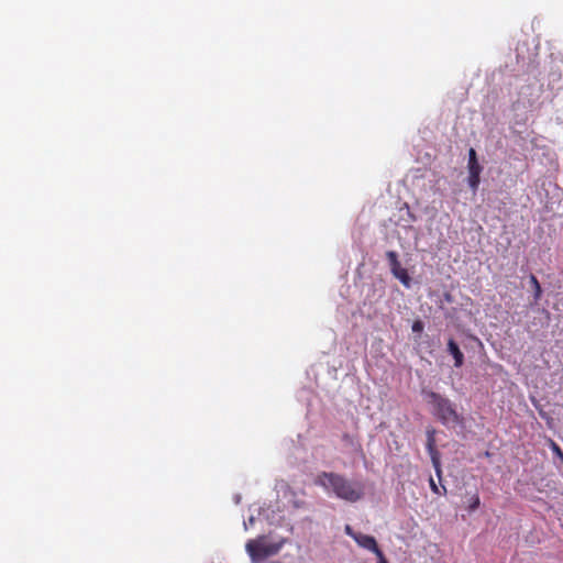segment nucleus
I'll return each mask as SVG.
<instances>
[{"instance_id": "nucleus-1", "label": "nucleus", "mask_w": 563, "mask_h": 563, "mask_svg": "<svg viewBox=\"0 0 563 563\" xmlns=\"http://www.w3.org/2000/svg\"><path fill=\"white\" fill-rule=\"evenodd\" d=\"M314 484L324 489L329 495L354 504L365 495L364 484L360 481H352L344 475L334 472H321L314 478Z\"/></svg>"}, {"instance_id": "nucleus-2", "label": "nucleus", "mask_w": 563, "mask_h": 563, "mask_svg": "<svg viewBox=\"0 0 563 563\" xmlns=\"http://www.w3.org/2000/svg\"><path fill=\"white\" fill-rule=\"evenodd\" d=\"M427 402L432 407V415L444 426L455 427L461 422V417L454 404L446 397L435 393H424Z\"/></svg>"}, {"instance_id": "nucleus-3", "label": "nucleus", "mask_w": 563, "mask_h": 563, "mask_svg": "<svg viewBox=\"0 0 563 563\" xmlns=\"http://www.w3.org/2000/svg\"><path fill=\"white\" fill-rule=\"evenodd\" d=\"M283 545L284 540L271 541L268 536H260L249 540L245 550L253 563H262L265 559L276 555Z\"/></svg>"}, {"instance_id": "nucleus-4", "label": "nucleus", "mask_w": 563, "mask_h": 563, "mask_svg": "<svg viewBox=\"0 0 563 563\" xmlns=\"http://www.w3.org/2000/svg\"><path fill=\"white\" fill-rule=\"evenodd\" d=\"M386 258L389 263L390 272L405 287L409 288L411 278L406 268L401 267L398 254L395 251H387Z\"/></svg>"}, {"instance_id": "nucleus-5", "label": "nucleus", "mask_w": 563, "mask_h": 563, "mask_svg": "<svg viewBox=\"0 0 563 563\" xmlns=\"http://www.w3.org/2000/svg\"><path fill=\"white\" fill-rule=\"evenodd\" d=\"M467 168L468 186L471 187L472 190L476 191L481 183V173L483 170V167L479 165L477 161L476 151L473 147H471L468 151Z\"/></svg>"}, {"instance_id": "nucleus-6", "label": "nucleus", "mask_w": 563, "mask_h": 563, "mask_svg": "<svg viewBox=\"0 0 563 563\" xmlns=\"http://www.w3.org/2000/svg\"><path fill=\"white\" fill-rule=\"evenodd\" d=\"M427 450L431 457L432 465L439 479L442 478L440 453L435 448L434 430L428 431Z\"/></svg>"}, {"instance_id": "nucleus-7", "label": "nucleus", "mask_w": 563, "mask_h": 563, "mask_svg": "<svg viewBox=\"0 0 563 563\" xmlns=\"http://www.w3.org/2000/svg\"><path fill=\"white\" fill-rule=\"evenodd\" d=\"M548 88L553 92L563 90V73L561 69H552L548 75Z\"/></svg>"}, {"instance_id": "nucleus-8", "label": "nucleus", "mask_w": 563, "mask_h": 563, "mask_svg": "<svg viewBox=\"0 0 563 563\" xmlns=\"http://www.w3.org/2000/svg\"><path fill=\"white\" fill-rule=\"evenodd\" d=\"M355 542L358 547L373 553L379 549L374 537L361 532L357 534V538H355Z\"/></svg>"}, {"instance_id": "nucleus-9", "label": "nucleus", "mask_w": 563, "mask_h": 563, "mask_svg": "<svg viewBox=\"0 0 563 563\" xmlns=\"http://www.w3.org/2000/svg\"><path fill=\"white\" fill-rule=\"evenodd\" d=\"M448 351L454 358V366L461 367L464 363V355L453 339L448 341Z\"/></svg>"}, {"instance_id": "nucleus-10", "label": "nucleus", "mask_w": 563, "mask_h": 563, "mask_svg": "<svg viewBox=\"0 0 563 563\" xmlns=\"http://www.w3.org/2000/svg\"><path fill=\"white\" fill-rule=\"evenodd\" d=\"M530 284L533 288V299L536 302H538L541 299L542 296V288L540 286L539 280L534 275H530Z\"/></svg>"}, {"instance_id": "nucleus-11", "label": "nucleus", "mask_w": 563, "mask_h": 563, "mask_svg": "<svg viewBox=\"0 0 563 563\" xmlns=\"http://www.w3.org/2000/svg\"><path fill=\"white\" fill-rule=\"evenodd\" d=\"M549 446L552 450V452L554 453V455H556L563 462V451L559 446V444L555 441H553L552 439H549Z\"/></svg>"}, {"instance_id": "nucleus-12", "label": "nucleus", "mask_w": 563, "mask_h": 563, "mask_svg": "<svg viewBox=\"0 0 563 563\" xmlns=\"http://www.w3.org/2000/svg\"><path fill=\"white\" fill-rule=\"evenodd\" d=\"M481 505V499H479V496L477 494H474L471 498H470V503H468V506H467V509L470 512H473L475 511Z\"/></svg>"}, {"instance_id": "nucleus-13", "label": "nucleus", "mask_w": 563, "mask_h": 563, "mask_svg": "<svg viewBox=\"0 0 563 563\" xmlns=\"http://www.w3.org/2000/svg\"><path fill=\"white\" fill-rule=\"evenodd\" d=\"M429 485H430V488L431 490L434 493V494H438V495H446L448 490H446V487L445 486H442V490L438 487V485L435 484L434 479L432 477L429 478Z\"/></svg>"}, {"instance_id": "nucleus-14", "label": "nucleus", "mask_w": 563, "mask_h": 563, "mask_svg": "<svg viewBox=\"0 0 563 563\" xmlns=\"http://www.w3.org/2000/svg\"><path fill=\"white\" fill-rule=\"evenodd\" d=\"M344 532H345L349 537H351L354 541H355V538H357V534L360 533V532H355V531L353 530V528H352L350 525H346V526L344 527Z\"/></svg>"}, {"instance_id": "nucleus-15", "label": "nucleus", "mask_w": 563, "mask_h": 563, "mask_svg": "<svg viewBox=\"0 0 563 563\" xmlns=\"http://www.w3.org/2000/svg\"><path fill=\"white\" fill-rule=\"evenodd\" d=\"M423 330V323L422 321L420 320H416L413 323H412V331L413 332H421Z\"/></svg>"}, {"instance_id": "nucleus-16", "label": "nucleus", "mask_w": 563, "mask_h": 563, "mask_svg": "<svg viewBox=\"0 0 563 563\" xmlns=\"http://www.w3.org/2000/svg\"><path fill=\"white\" fill-rule=\"evenodd\" d=\"M374 554L376 555V558L378 559V563H388L383 551L380 549H378L376 552H374Z\"/></svg>"}]
</instances>
